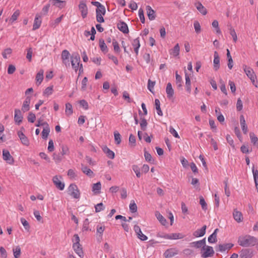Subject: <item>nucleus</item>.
I'll return each mask as SVG.
<instances>
[{"mask_svg": "<svg viewBox=\"0 0 258 258\" xmlns=\"http://www.w3.org/2000/svg\"><path fill=\"white\" fill-rule=\"evenodd\" d=\"M252 171L253 175L254 181L255 185L258 192V170L254 169V167L253 166Z\"/></svg>", "mask_w": 258, "mask_h": 258, "instance_id": "nucleus-31", "label": "nucleus"}, {"mask_svg": "<svg viewBox=\"0 0 258 258\" xmlns=\"http://www.w3.org/2000/svg\"><path fill=\"white\" fill-rule=\"evenodd\" d=\"M129 144L133 147H135L136 145V137L133 134L130 135Z\"/></svg>", "mask_w": 258, "mask_h": 258, "instance_id": "nucleus-54", "label": "nucleus"}, {"mask_svg": "<svg viewBox=\"0 0 258 258\" xmlns=\"http://www.w3.org/2000/svg\"><path fill=\"white\" fill-rule=\"evenodd\" d=\"M137 206L135 202L133 201L130 205V210L132 213H135L137 211Z\"/></svg>", "mask_w": 258, "mask_h": 258, "instance_id": "nucleus-60", "label": "nucleus"}, {"mask_svg": "<svg viewBox=\"0 0 258 258\" xmlns=\"http://www.w3.org/2000/svg\"><path fill=\"white\" fill-rule=\"evenodd\" d=\"M71 64L75 72L78 70L80 62V56L78 53H74L71 57Z\"/></svg>", "mask_w": 258, "mask_h": 258, "instance_id": "nucleus-2", "label": "nucleus"}, {"mask_svg": "<svg viewBox=\"0 0 258 258\" xmlns=\"http://www.w3.org/2000/svg\"><path fill=\"white\" fill-rule=\"evenodd\" d=\"M179 51H180V47L178 43H177L173 48L170 49L169 50V53L170 54L174 56H177L179 54Z\"/></svg>", "mask_w": 258, "mask_h": 258, "instance_id": "nucleus-28", "label": "nucleus"}, {"mask_svg": "<svg viewBox=\"0 0 258 258\" xmlns=\"http://www.w3.org/2000/svg\"><path fill=\"white\" fill-rule=\"evenodd\" d=\"M233 217L234 219L238 222H240L242 221V220L243 219L242 215L241 212L234 210L233 212Z\"/></svg>", "mask_w": 258, "mask_h": 258, "instance_id": "nucleus-33", "label": "nucleus"}, {"mask_svg": "<svg viewBox=\"0 0 258 258\" xmlns=\"http://www.w3.org/2000/svg\"><path fill=\"white\" fill-rule=\"evenodd\" d=\"M239 245L243 247L253 246L257 243V239L249 235L239 236L238 240Z\"/></svg>", "mask_w": 258, "mask_h": 258, "instance_id": "nucleus-1", "label": "nucleus"}, {"mask_svg": "<svg viewBox=\"0 0 258 258\" xmlns=\"http://www.w3.org/2000/svg\"><path fill=\"white\" fill-rule=\"evenodd\" d=\"M112 45L113 46V50L115 53L118 54L120 52V49L119 44L115 39H113Z\"/></svg>", "mask_w": 258, "mask_h": 258, "instance_id": "nucleus-40", "label": "nucleus"}, {"mask_svg": "<svg viewBox=\"0 0 258 258\" xmlns=\"http://www.w3.org/2000/svg\"><path fill=\"white\" fill-rule=\"evenodd\" d=\"M102 149L108 158L111 159H114L115 155L114 153L112 151L110 150L106 146H103Z\"/></svg>", "mask_w": 258, "mask_h": 258, "instance_id": "nucleus-24", "label": "nucleus"}, {"mask_svg": "<svg viewBox=\"0 0 258 258\" xmlns=\"http://www.w3.org/2000/svg\"><path fill=\"white\" fill-rule=\"evenodd\" d=\"M249 137L250 138L251 142L254 145H255L257 143L258 141V138L255 135V134L253 133H249Z\"/></svg>", "mask_w": 258, "mask_h": 258, "instance_id": "nucleus-47", "label": "nucleus"}, {"mask_svg": "<svg viewBox=\"0 0 258 258\" xmlns=\"http://www.w3.org/2000/svg\"><path fill=\"white\" fill-rule=\"evenodd\" d=\"M169 239H177L183 238V236L180 233H172L168 234Z\"/></svg>", "mask_w": 258, "mask_h": 258, "instance_id": "nucleus-41", "label": "nucleus"}, {"mask_svg": "<svg viewBox=\"0 0 258 258\" xmlns=\"http://www.w3.org/2000/svg\"><path fill=\"white\" fill-rule=\"evenodd\" d=\"M243 69L245 73L249 78L251 77L253 78V76H255L253 70L250 67H248L246 65H243Z\"/></svg>", "mask_w": 258, "mask_h": 258, "instance_id": "nucleus-22", "label": "nucleus"}, {"mask_svg": "<svg viewBox=\"0 0 258 258\" xmlns=\"http://www.w3.org/2000/svg\"><path fill=\"white\" fill-rule=\"evenodd\" d=\"M52 157L53 159L56 163H59L62 160L63 156H61L60 153L56 154V153H54Z\"/></svg>", "mask_w": 258, "mask_h": 258, "instance_id": "nucleus-43", "label": "nucleus"}, {"mask_svg": "<svg viewBox=\"0 0 258 258\" xmlns=\"http://www.w3.org/2000/svg\"><path fill=\"white\" fill-rule=\"evenodd\" d=\"M197 10L203 15H206L207 13L206 9L200 3L198 2L196 4Z\"/></svg>", "mask_w": 258, "mask_h": 258, "instance_id": "nucleus-29", "label": "nucleus"}, {"mask_svg": "<svg viewBox=\"0 0 258 258\" xmlns=\"http://www.w3.org/2000/svg\"><path fill=\"white\" fill-rule=\"evenodd\" d=\"M53 182L55 186L60 190H63L64 187V184L62 183L57 176H55L52 179Z\"/></svg>", "mask_w": 258, "mask_h": 258, "instance_id": "nucleus-10", "label": "nucleus"}, {"mask_svg": "<svg viewBox=\"0 0 258 258\" xmlns=\"http://www.w3.org/2000/svg\"><path fill=\"white\" fill-rule=\"evenodd\" d=\"M18 136L19 137L21 143L26 146L29 145V141L28 138L21 131L18 132Z\"/></svg>", "mask_w": 258, "mask_h": 258, "instance_id": "nucleus-11", "label": "nucleus"}, {"mask_svg": "<svg viewBox=\"0 0 258 258\" xmlns=\"http://www.w3.org/2000/svg\"><path fill=\"white\" fill-rule=\"evenodd\" d=\"M203 249L205 251L202 254V256L203 257L207 258L208 257L212 256L214 253V251L212 246H207L205 245V249Z\"/></svg>", "mask_w": 258, "mask_h": 258, "instance_id": "nucleus-7", "label": "nucleus"}, {"mask_svg": "<svg viewBox=\"0 0 258 258\" xmlns=\"http://www.w3.org/2000/svg\"><path fill=\"white\" fill-rule=\"evenodd\" d=\"M144 156L147 161L150 163H154V160L152 159L151 155L146 151H145Z\"/></svg>", "mask_w": 258, "mask_h": 258, "instance_id": "nucleus-46", "label": "nucleus"}, {"mask_svg": "<svg viewBox=\"0 0 258 258\" xmlns=\"http://www.w3.org/2000/svg\"><path fill=\"white\" fill-rule=\"evenodd\" d=\"M229 31H230V34L232 36L233 41L235 42H236L237 40V37L236 33L235 31V30L232 27H231L229 29Z\"/></svg>", "mask_w": 258, "mask_h": 258, "instance_id": "nucleus-58", "label": "nucleus"}, {"mask_svg": "<svg viewBox=\"0 0 258 258\" xmlns=\"http://www.w3.org/2000/svg\"><path fill=\"white\" fill-rule=\"evenodd\" d=\"M114 140L117 145L120 144L121 143V135L117 131L114 132Z\"/></svg>", "mask_w": 258, "mask_h": 258, "instance_id": "nucleus-44", "label": "nucleus"}, {"mask_svg": "<svg viewBox=\"0 0 258 258\" xmlns=\"http://www.w3.org/2000/svg\"><path fill=\"white\" fill-rule=\"evenodd\" d=\"M99 46L100 47L101 51L103 53H106L108 52V49L106 44L105 43L104 41L102 39H100L99 40Z\"/></svg>", "mask_w": 258, "mask_h": 258, "instance_id": "nucleus-34", "label": "nucleus"}, {"mask_svg": "<svg viewBox=\"0 0 258 258\" xmlns=\"http://www.w3.org/2000/svg\"><path fill=\"white\" fill-rule=\"evenodd\" d=\"M96 14H101V15H105L106 13L105 7L102 5L101 7L96 9Z\"/></svg>", "mask_w": 258, "mask_h": 258, "instance_id": "nucleus-53", "label": "nucleus"}, {"mask_svg": "<svg viewBox=\"0 0 258 258\" xmlns=\"http://www.w3.org/2000/svg\"><path fill=\"white\" fill-rule=\"evenodd\" d=\"M155 215L162 225L164 226L166 225L167 223L166 220L159 212H156Z\"/></svg>", "mask_w": 258, "mask_h": 258, "instance_id": "nucleus-32", "label": "nucleus"}, {"mask_svg": "<svg viewBox=\"0 0 258 258\" xmlns=\"http://www.w3.org/2000/svg\"><path fill=\"white\" fill-rule=\"evenodd\" d=\"M176 83L178 87H181L182 78L181 77L177 74V72H176Z\"/></svg>", "mask_w": 258, "mask_h": 258, "instance_id": "nucleus-59", "label": "nucleus"}, {"mask_svg": "<svg viewBox=\"0 0 258 258\" xmlns=\"http://www.w3.org/2000/svg\"><path fill=\"white\" fill-rule=\"evenodd\" d=\"M95 212H99L102 210H103L104 209V206L102 203H99L97 204L95 207Z\"/></svg>", "mask_w": 258, "mask_h": 258, "instance_id": "nucleus-64", "label": "nucleus"}, {"mask_svg": "<svg viewBox=\"0 0 258 258\" xmlns=\"http://www.w3.org/2000/svg\"><path fill=\"white\" fill-rule=\"evenodd\" d=\"M117 28L124 34L128 33L129 30L127 24L122 21L119 22L117 25Z\"/></svg>", "mask_w": 258, "mask_h": 258, "instance_id": "nucleus-13", "label": "nucleus"}, {"mask_svg": "<svg viewBox=\"0 0 258 258\" xmlns=\"http://www.w3.org/2000/svg\"><path fill=\"white\" fill-rule=\"evenodd\" d=\"M101 188V184L100 182L94 183L92 185V191L95 194H98L100 192Z\"/></svg>", "mask_w": 258, "mask_h": 258, "instance_id": "nucleus-30", "label": "nucleus"}, {"mask_svg": "<svg viewBox=\"0 0 258 258\" xmlns=\"http://www.w3.org/2000/svg\"><path fill=\"white\" fill-rule=\"evenodd\" d=\"M240 122L243 133L246 134L247 133L248 129L244 116L243 115H241L240 116Z\"/></svg>", "mask_w": 258, "mask_h": 258, "instance_id": "nucleus-26", "label": "nucleus"}, {"mask_svg": "<svg viewBox=\"0 0 258 258\" xmlns=\"http://www.w3.org/2000/svg\"><path fill=\"white\" fill-rule=\"evenodd\" d=\"M23 116L20 109H15L14 120L15 122L20 124L22 121Z\"/></svg>", "mask_w": 258, "mask_h": 258, "instance_id": "nucleus-12", "label": "nucleus"}, {"mask_svg": "<svg viewBox=\"0 0 258 258\" xmlns=\"http://www.w3.org/2000/svg\"><path fill=\"white\" fill-rule=\"evenodd\" d=\"M134 229L139 239H140L142 241H145L147 240V236L143 234L140 227L138 225H135L134 226Z\"/></svg>", "mask_w": 258, "mask_h": 258, "instance_id": "nucleus-6", "label": "nucleus"}, {"mask_svg": "<svg viewBox=\"0 0 258 258\" xmlns=\"http://www.w3.org/2000/svg\"><path fill=\"white\" fill-rule=\"evenodd\" d=\"M70 55V52L67 50H63L61 53V59H67L69 58Z\"/></svg>", "mask_w": 258, "mask_h": 258, "instance_id": "nucleus-63", "label": "nucleus"}, {"mask_svg": "<svg viewBox=\"0 0 258 258\" xmlns=\"http://www.w3.org/2000/svg\"><path fill=\"white\" fill-rule=\"evenodd\" d=\"M43 80V71L41 70L36 75V80L37 81L36 83H38V85H40Z\"/></svg>", "mask_w": 258, "mask_h": 258, "instance_id": "nucleus-37", "label": "nucleus"}, {"mask_svg": "<svg viewBox=\"0 0 258 258\" xmlns=\"http://www.w3.org/2000/svg\"><path fill=\"white\" fill-rule=\"evenodd\" d=\"M205 244H206V238H205L201 240L192 242L190 243V245L191 246L195 247H196L198 248L203 247H202L203 249H205Z\"/></svg>", "mask_w": 258, "mask_h": 258, "instance_id": "nucleus-16", "label": "nucleus"}, {"mask_svg": "<svg viewBox=\"0 0 258 258\" xmlns=\"http://www.w3.org/2000/svg\"><path fill=\"white\" fill-rule=\"evenodd\" d=\"M200 204H201L203 210H206L207 209V205L205 199L202 196L200 197Z\"/></svg>", "mask_w": 258, "mask_h": 258, "instance_id": "nucleus-57", "label": "nucleus"}, {"mask_svg": "<svg viewBox=\"0 0 258 258\" xmlns=\"http://www.w3.org/2000/svg\"><path fill=\"white\" fill-rule=\"evenodd\" d=\"M146 11L148 18L150 20H153L156 18L155 12L150 6H146Z\"/></svg>", "mask_w": 258, "mask_h": 258, "instance_id": "nucleus-19", "label": "nucleus"}, {"mask_svg": "<svg viewBox=\"0 0 258 258\" xmlns=\"http://www.w3.org/2000/svg\"><path fill=\"white\" fill-rule=\"evenodd\" d=\"M155 81H152L150 79L148 80V89L149 90V91L153 93V90L154 89V87L155 85Z\"/></svg>", "mask_w": 258, "mask_h": 258, "instance_id": "nucleus-52", "label": "nucleus"}, {"mask_svg": "<svg viewBox=\"0 0 258 258\" xmlns=\"http://www.w3.org/2000/svg\"><path fill=\"white\" fill-rule=\"evenodd\" d=\"M61 151L60 154L61 156L68 155L70 153V151L68 147L66 145H62L61 146Z\"/></svg>", "mask_w": 258, "mask_h": 258, "instance_id": "nucleus-42", "label": "nucleus"}, {"mask_svg": "<svg viewBox=\"0 0 258 258\" xmlns=\"http://www.w3.org/2000/svg\"><path fill=\"white\" fill-rule=\"evenodd\" d=\"M194 26L196 32L199 34L201 32V27L200 23L198 21H195L194 23Z\"/></svg>", "mask_w": 258, "mask_h": 258, "instance_id": "nucleus-48", "label": "nucleus"}, {"mask_svg": "<svg viewBox=\"0 0 258 258\" xmlns=\"http://www.w3.org/2000/svg\"><path fill=\"white\" fill-rule=\"evenodd\" d=\"M13 253L15 258H18L21 254V248L19 246H17L15 248L13 249Z\"/></svg>", "mask_w": 258, "mask_h": 258, "instance_id": "nucleus-49", "label": "nucleus"}, {"mask_svg": "<svg viewBox=\"0 0 258 258\" xmlns=\"http://www.w3.org/2000/svg\"><path fill=\"white\" fill-rule=\"evenodd\" d=\"M3 158L9 164H13L14 163V158L11 156L10 152L6 149H4L3 151Z\"/></svg>", "mask_w": 258, "mask_h": 258, "instance_id": "nucleus-5", "label": "nucleus"}, {"mask_svg": "<svg viewBox=\"0 0 258 258\" xmlns=\"http://www.w3.org/2000/svg\"><path fill=\"white\" fill-rule=\"evenodd\" d=\"M233 245V244L230 243L219 244L216 247V249L217 251L224 252L227 250L231 249Z\"/></svg>", "mask_w": 258, "mask_h": 258, "instance_id": "nucleus-8", "label": "nucleus"}, {"mask_svg": "<svg viewBox=\"0 0 258 258\" xmlns=\"http://www.w3.org/2000/svg\"><path fill=\"white\" fill-rule=\"evenodd\" d=\"M27 118L29 122L33 123L35 120L36 116L33 113L29 112Z\"/></svg>", "mask_w": 258, "mask_h": 258, "instance_id": "nucleus-62", "label": "nucleus"}, {"mask_svg": "<svg viewBox=\"0 0 258 258\" xmlns=\"http://www.w3.org/2000/svg\"><path fill=\"white\" fill-rule=\"evenodd\" d=\"M132 168L134 171L135 172L137 177L140 178L141 176L140 168L137 165H134L132 166Z\"/></svg>", "mask_w": 258, "mask_h": 258, "instance_id": "nucleus-55", "label": "nucleus"}, {"mask_svg": "<svg viewBox=\"0 0 258 258\" xmlns=\"http://www.w3.org/2000/svg\"><path fill=\"white\" fill-rule=\"evenodd\" d=\"M20 14L19 10H16L12 15L10 19V22L13 23L14 21H16Z\"/></svg>", "mask_w": 258, "mask_h": 258, "instance_id": "nucleus-39", "label": "nucleus"}, {"mask_svg": "<svg viewBox=\"0 0 258 258\" xmlns=\"http://www.w3.org/2000/svg\"><path fill=\"white\" fill-rule=\"evenodd\" d=\"M155 105L157 113L159 116H163V112L160 108V102L158 99L155 100Z\"/></svg>", "mask_w": 258, "mask_h": 258, "instance_id": "nucleus-35", "label": "nucleus"}, {"mask_svg": "<svg viewBox=\"0 0 258 258\" xmlns=\"http://www.w3.org/2000/svg\"><path fill=\"white\" fill-rule=\"evenodd\" d=\"M66 113L68 116H70L73 113L72 105L70 103L66 104Z\"/></svg>", "mask_w": 258, "mask_h": 258, "instance_id": "nucleus-38", "label": "nucleus"}, {"mask_svg": "<svg viewBox=\"0 0 258 258\" xmlns=\"http://www.w3.org/2000/svg\"><path fill=\"white\" fill-rule=\"evenodd\" d=\"M79 9L81 12V15L83 18L87 17L88 14V8L86 4L83 1H81L79 5Z\"/></svg>", "mask_w": 258, "mask_h": 258, "instance_id": "nucleus-9", "label": "nucleus"}, {"mask_svg": "<svg viewBox=\"0 0 258 258\" xmlns=\"http://www.w3.org/2000/svg\"><path fill=\"white\" fill-rule=\"evenodd\" d=\"M45 127H43V130L41 133L42 138L46 140L49 135L50 132V127L48 123H44Z\"/></svg>", "mask_w": 258, "mask_h": 258, "instance_id": "nucleus-25", "label": "nucleus"}, {"mask_svg": "<svg viewBox=\"0 0 258 258\" xmlns=\"http://www.w3.org/2000/svg\"><path fill=\"white\" fill-rule=\"evenodd\" d=\"M31 101V97L27 96L23 102L22 110L23 112H26L30 109L29 105Z\"/></svg>", "mask_w": 258, "mask_h": 258, "instance_id": "nucleus-21", "label": "nucleus"}, {"mask_svg": "<svg viewBox=\"0 0 258 258\" xmlns=\"http://www.w3.org/2000/svg\"><path fill=\"white\" fill-rule=\"evenodd\" d=\"M41 24V16L39 14H36L33 26V30H35L38 29L40 27Z\"/></svg>", "mask_w": 258, "mask_h": 258, "instance_id": "nucleus-20", "label": "nucleus"}, {"mask_svg": "<svg viewBox=\"0 0 258 258\" xmlns=\"http://www.w3.org/2000/svg\"><path fill=\"white\" fill-rule=\"evenodd\" d=\"M206 228V225L203 226L200 229L195 231L193 233V235L196 237L204 236L205 234Z\"/></svg>", "mask_w": 258, "mask_h": 258, "instance_id": "nucleus-23", "label": "nucleus"}, {"mask_svg": "<svg viewBox=\"0 0 258 258\" xmlns=\"http://www.w3.org/2000/svg\"><path fill=\"white\" fill-rule=\"evenodd\" d=\"M53 92V86H49L47 87L43 92V94L47 96L52 94Z\"/></svg>", "mask_w": 258, "mask_h": 258, "instance_id": "nucleus-61", "label": "nucleus"}, {"mask_svg": "<svg viewBox=\"0 0 258 258\" xmlns=\"http://www.w3.org/2000/svg\"><path fill=\"white\" fill-rule=\"evenodd\" d=\"M253 255V250L250 248H243L239 252L240 258H251Z\"/></svg>", "mask_w": 258, "mask_h": 258, "instance_id": "nucleus-4", "label": "nucleus"}, {"mask_svg": "<svg viewBox=\"0 0 258 258\" xmlns=\"http://www.w3.org/2000/svg\"><path fill=\"white\" fill-rule=\"evenodd\" d=\"M148 123L146 119L145 118H141L140 126L141 128L143 131H145L147 128Z\"/></svg>", "mask_w": 258, "mask_h": 258, "instance_id": "nucleus-51", "label": "nucleus"}, {"mask_svg": "<svg viewBox=\"0 0 258 258\" xmlns=\"http://www.w3.org/2000/svg\"><path fill=\"white\" fill-rule=\"evenodd\" d=\"M166 92L167 93V96L168 98H171L173 97L174 95V90L170 83H168L167 84Z\"/></svg>", "mask_w": 258, "mask_h": 258, "instance_id": "nucleus-27", "label": "nucleus"}, {"mask_svg": "<svg viewBox=\"0 0 258 258\" xmlns=\"http://www.w3.org/2000/svg\"><path fill=\"white\" fill-rule=\"evenodd\" d=\"M214 69L217 71L220 68V57L217 51L214 52Z\"/></svg>", "mask_w": 258, "mask_h": 258, "instance_id": "nucleus-15", "label": "nucleus"}, {"mask_svg": "<svg viewBox=\"0 0 258 258\" xmlns=\"http://www.w3.org/2000/svg\"><path fill=\"white\" fill-rule=\"evenodd\" d=\"M12 53V49L11 48H8L4 50L2 52V55L5 59L8 58L7 55H10Z\"/></svg>", "mask_w": 258, "mask_h": 258, "instance_id": "nucleus-56", "label": "nucleus"}, {"mask_svg": "<svg viewBox=\"0 0 258 258\" xmlns=\"http://www.w3.org/2000/svg\"><path fill=\"white\" fill-rule=\"evenodd\" d=\"M73 248L75 252L81 257L84 256V252L81 244H73Z\"/></svg>", "mask_w": 258, "mask_h": 258, "instance_id": "nucleus-18", "label": "nucleus"}, {"mask_svg": "<svg viewBox=\"0 0 258 258\" xmlns=\"http://www.w3.org/2000/svg\"><path fill=\"white\" fill-rule=\"evenodd\" d=\"M208 241L210 243H215L217 241V234L215 232H213L208 237Z\"/></svg>", "mask_w": 258, "mask_h": 258, "instance_id": "nucleus-50", "label": "nucleus"}, {"mask_svg": "<svg viewBox=\"0 0 258 258\" xmlns=\"http://www.w3.org/2000/svg\"><path fill=\"white\" fill-rule=\"evenodd\" d=\"M49 3L59 9H62L66 6V1L60 0H50Z\"/></svg>", "mask_w": 258, "mask_h": 258, "instance_id": "nucleus-17", "label": "nucleus"}, {"mask_svg": "<svg viewBox=\"0 0 258 258\" xmlns=\"http://www.w3.org/2000/svg\"><path fill=\"white\" fill-rule=\"evenodd\" d=\"M224 184L225 185L224 190L225 195L228 197L230 195V190L228 186V178H226L224 181Z\"/></svg>", "mask_w": 258, "mask_h": 258, "instance_id": "nucleus-45", "label": "nucleus"}, {"mask_svg": "<svg viewBox=\"0 0 258 258\" xmlns=\"http://www.w3.org/2000/svg\"><path fill=\"white\" fill-rule=\"evenodd\" d=\"M68 194L75 199H79L80 193L77 186L74 183L71 184L68 187Z\"/></svg>", "mask_w": 258, "mask_h": 258, "instance_id": "nucleus-3", "label": "nucleus"}, {"mask_svg": "<svg viewBox=\"0 0 258 258\" xmlns=\"http://www.w3.org/2000/svg\"><path fill=\"white\" fill-rule=\"evenodd\" d=\"M82 170L83 173L89 177L93 176V172L90 169L88 168L87 166H84L83 164H82Z\"/></svg>", "mask_w": 258, "mask_h": 258, "instance_id": "nucleus-36", "label": "nucleus"}, {"mask_svg": "<svg viewBox=\"0 0 258 258\" xmlns=\"http://www.w3.org/2000/svg\"><path fill=\"white\" fill-rule=\"evenodd\" d=\"M178 253L177 250L174 248L167 249L163 255L166 258H171Z\"/></svg>", "mask_w": 258, "mask_h": 258, "instance_id": "nucleus-14", "label": "nucleus"}]
</instances>
